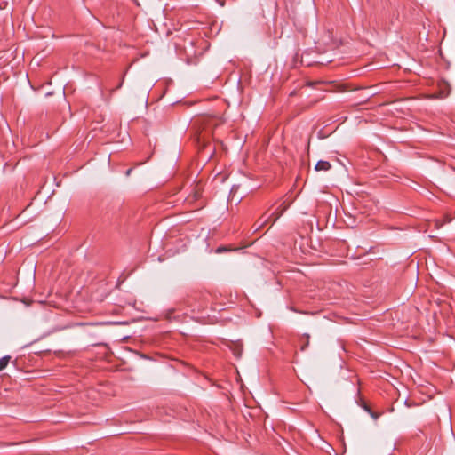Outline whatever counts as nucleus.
Returning <instances> with one entry per match:
<instances>
[{"mask_svg":"<svg viewBox=\"0 0 455 455\" xmlns=\"http://www.w3.org/2000/svg\"><path fill=\"white\" fill-rule=\"evenodd\" d=\"M438 92L437 93L433 96V98L436 99H444L450 95L451 92V86L450 84L445 81H441L438 84Z\"/></svg>","mask_w":455,"mask_h":455,"instance_id":"nucleus-1","label":"nucleus"},{"mask_svg":"<svg viewBox=\"0 0 455 455\" xmlns=\"http://www.w3.org/2000/svg\"><path fill=\"white\" fill-rule=\"evenodd\" d=\"M275 214L272 213L271 215L267 216V214L262 215L253 225V228L255 231L259 230L261 228H263L271 219V217Z\"/></svg>","mask_w":455,"mask_h":455,"instance_id":"nucleus-2","label":"nucleus"},{"mask_svg":"<svg viewBox=\"0 0 455 455\" xmlns=\"http://www.w3.org/2000/svg\"><path fill=\"white\" fill-rule=\"evenodd\" d=\"M331 165L328 161L320 160L316 163L315 166V171H329L331 169Z\"/></svg>","mask_w":455,"mask_h":455,"instance_id":"nucleus-3","label":"nucleus"},{"mask_svg":"<svg viewBox=\"0 0 455 455\" xmlns=\"http://www.w3.org/2000/svg\"><path fill=\"white\" fill-rule=\"evenodd\" d=\"M10 359L11 357L9 355L3 356L0 359V371L4 370L7 366Z\"/></svg>","mask_w":455,"mask_h":455,"instance_id":"nucleus-4","label":"nucleus"},{"mask_svg":"<svg viewBox=\"0 0 455 455\" xmlns=\"http://www.w3.org/2000/svg\"><path fill=\"white\" fill-rule=\"evenodd\" d=\"M282 212H279L275 215V219L273 220V223L275 222L277 220V219H279V217L281 216Z\"/></svg>","mask_w":455,"mask_h":455,"instance_id":"nucleus-5","label":"nucleus"},{"mask_svg":"<svg viewBox=\"0 0 455 455\" xmlns=\"http://www.w3.org/2000/svg\"><path fill=\"white\" fill-rule=\"evenodd\" d=\"M235 355L236 356H240V355H241V351H240V350H239V351H235Z\"/></svg>","mask_w":455,"mask_h":455,"instance_id":"nucleus-6","label":"nucleus"},{"mask_svg":"<svg viewBox=\"0 0 455 455\" xmlns=\"http://www.w3.org/2000/svg\"><path fill=\"white\" fill-rule=\"evenodd\" d=\"M131 172H132V169L127 170L126 175H130Z\"/></svg>","mask_w":455,"mask_h":455,"instance_id":"nucleus-7","label":"nucleus"}]
</instances>
